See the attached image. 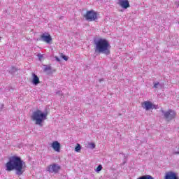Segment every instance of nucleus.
<instances>
[{
  "label": "nucleus",
  "mask_w": 179,
  "mask_h": 179,
  "mask_svg": "<svg viewBox=\"0 0 179 179\" xmlns=\"http://www.w3.org/2000/svg\"><path fill=\"white\" fill-rule=\"evenodd\" d=\"M95 51L105 54V55H110V49L111 48V45H110L108 41L101 38L95 42Z\"/></svg>",
  "instance_id": "f03ea898"
},
{
  "label": "nucleus",
  "mask_w": 179,
  "mask_h": 179,
  "mask_svg": "<svg viewBox=\"0 0 179 179\" xmlns=\"http://www.w3.org/2000/svg\"><path fill=\"white\" fill-rule=\"evenodd\" d=\"M82 149V147H80V144L77 143L76 146L75 148L76 152H80V150Z\"/></svg>",
  "instance_id": "4468645a"
},
{
  "label": "nucleus",
  "mask_w": 179,
  "mask_h": 179,
  "mask_svg": "<svg viewBox=\"0 0 179 179\" xmlns=\"http://www.w3.org/2000/svg\"><path fill=\"white\" fill-rule=\"evenodd\" d=\"M161 112L164 114V117L165 120L168 121H171V120H174L177 113L173 110L169 109L167 111H164L163 109H161Z\"/></svg>",
  "instance_id": "20e7f679"
},
{
  "label": "nucleus",
  "mask_w": 179,
  "mask_h": 179,
  "mask_svg": "<svg viewBox=\"0 0 179 179\" xmlns=\"http://www.w3.org/2000/svg\"><path fill=\"white\" fill-rule=\"evenodd\" d=\"M38 57L39 58V60L41 61V59H43V56L41 54H38Z\"/></svg>",
  "instance_id": "6ab92c4d"
},
{
  "label": "nucleus",
  "mask_w": 179,
  "mask_h": 179,
  "mask_svg": "<svg viewBox=\"0 0 179 179\" xmlns=\"http://www.w3.org/2000/svg\"><path fill=\"white\" fill-rule=\"evenodd\" d=\"M52 68H51V66H47L45 68V71H51Z\"/></svg>",
  "instance_id": "a211bd4d"
},
{
  "label": "nucleus",
  "mask_w": 179,
  "mask_h": 179,
  "mask_svg": "<svg viewBox=\"0 0 179 179\" xmlns=\"http://www.w3.org/2000/svg\"><path fill=\"white\" fill-rule=\"evenodd\" d=\"M0 40H1V38H0Z\"/></svg>",
  "instance_id": "5701e85b"
},
{
  "label": "nucleus",
  "mask_w": 179,
  "mask_h": 179,
  "mask_svg": "<svg viewBox=\"0 0 179 179\" xmlns=\"http://www.w3.org/2000/svg\"><path fill=\"white\" fill-rule=\"evenodd\" d=\"M117 3L124 9H128L131 6L128 0H119Z\"/></svg>",
  "instance_id": "9d476101"
},
{
  "label": "nucleus",
  "mask_w": 179,
  "mask_h": 179,
  "mask_svg": "<svg viewBox=\"0 0 179 179\" xmlns=\"http://www.w3.org/2000/svg\"><path fill=\"white\" fill-rule=\"evenodd\" d=\"M165 179H178V175L173 171H168L166 173Z\"/></svg>",
  "instance_id": "1a4fd4ad"
},
{
  "label": "nucleus",
  "mask_w": 179,
  "mask_h": 179,
  "mask_svg": "<svg viewBox=\"0 0 179 179\" xmlns=\"http://www.w3.org/2000/svg\"><path fill=\"white\" fill-rule=\"evenodd\" d=\"M41 38L43 41L47 43L48 44H50L51 41H52V38H51V35H50L48 33H45L41 35Z\"/></svg>",
  "instance_id": "6e6552de"
},
{
  "label": "nucleus",
  "mask_w": 179,
  "mask_h": 179,
  "mask_svg": "<svg viewBox=\"0 0 179 179\" xmlns=\"http://www.w3.org/2000/svg\"><path fill=\"white\" fill-rule=\"evenodd\" d=\"M142 107L144 108L146 111H148V110H157V105H154L150 101H144L142 103Z\"/></svg>",
  "instance_id": "423d86ee"
},
{
  "label": "nucleus",
  "mask_w": 179,
  "mask_h": 179,
  "mask_svg": "<svg viewBox=\"0 0 179 179\" xmlns=\"http://www.w3.org/2000/svg\"><path fill=\"white\" fill-rule=\"evenodd\" d=\"M55 58L56 61L59 62L60 60H59V58H58V57L55 56Z\"/></svg>",
  "instance_id": "412c9836"
},
{
  "label": "nucleus",
  "mask_w": 179,
  "mask_h": 179,
  "mask_svg": "<svg viewBox=\"0 0 179 179\" xmlns=\"http://www.w3.org/2000/svg\"><path fill=\"white\" fill-rule=\"evenodd\" d=\"M33 85H35V86H37V85H39L40 83V78L36 73H32V80H31Z\"/></svg>",
  "instance_id": "f8f14e48"
},
{
  "label": "nucleus",
  "mask_w": 179,
  "mask_h": 179,
  "mask_svg": "<svg viewBox=\"0 0 179 179\" xmlns=\"http://www.w3.org/2000/svg\"><path fill=\"white\" fill-rule=\"evenodd\" d=\"M176 155H179V152H176Z\"/></svg>",
  "instance_id": "4be33fe9"
},
{
  "label": "nucleus",
  "mask_w": 179,
  "mask_h": 179,
  "mask_svg": "<svg viewBox=\"0 0 179 179\" xmlns=\"http://www.w3.org/2000/svg\"><path fill=\"white\" fill-rule=\"evenodd\" d=\"M51 147L55 152H61V144L58 141H53L51 144Z\"/></svg>",
  "instance_id": "9b49d317"
},
{
  "label": "nucleus",
  "mask_w": 179,
  "mask_h": 179,
  "mask_svg": "<svg viewBox=\"0 0 179 179\" xmlns=\"http://www.w3.org/2000/svg\"><path fill=\"white\" fill-rule=\"evenodd\" d=\"M159 83H155V84H154V87H155V88H157V86H159Z\"/></svg>",
  "instance_id": "aec40b11"
},
{
  "label": "nucleus",
  "mask_w": 179,
  "mask_h": 179,
  "mask_svg": "<svg viewBox=\"0 0 179 179\" xmlns=\"http://www.w3.org/2000/svg\"><path fill=\"white\" fill-rule=\"evenodd\" d=\"M59 170H61V166L55 164L50 165L48 167V171H49V173H58Z\"/></svg>",
  "instance_id": "0eeeda50"
},
{
  "label": "nucleus",
  "mask_w": 179,
  "mask_h": 179,
  "mask_svg": "<svg viewBox=\"0 0 179 179\" xmlns=\"http://www.w3.org/2000/svg\"><path fill=\"white\" fill-rule=\"evenodd\" d=\"M84 17L88 22H94V20L97 19V13H96L94 10H88L84 15Z\"/></svg>",
  "instance_id": "39448f33"
},
{
  "label": "nucleus",
  "mask_w": 179,
  "mask_h": 179,
  "mask_svg": "<svg viewBox=\"0 0 179 179\" xmlns=\"http://www.w3.org/2000/svg\"><path fill=\"white\" fill-rule=\"evenodd\" d=\"M60 57H61V58L64 59V61H68V57L65 56V55H64V53H61Z\"/></svg>",
  "instance_id": "2eb2a0df"
},
{
  "label": "nucleus",
  "mask_w": 179,
  "mask_h": 179,
  "mask_svg": "<svg viewBox=\"0 0 179 179\" xmlns=\"http://www.w3.org/2000/svg\"><path fill=\"white\" fill-rule=\"evenodd\" d=\"M26 162L20 157L14 155L9 158L6 164V171H13L15 170L17 176H22L26 171Z\"/></svg>",
  "instance_id": "f257e3e1"
},
{
  "label": "nucleus",
  "mask_w": 179,
  "mask_h": 179,
  "mask_svg": "<svg viewBox=\"0 0 179 179\" xmlns=\"http://www.w3.org/2000/svg\"><path fill=\"white\" fill-rule=\"evenodd\" d=\"M103 170V166L101 165H99L96 168V171L99 173V171H101Z\"/></svg>",
  "instance_id": "dca6fc26"
},
{
  "label": "nucleus",
  "mask_w": 179,
  "mask_h": 179,
  "mask_svg": "<svg viewBox=\"0 0 179 179\" xmlns=\"http://www.w3.org/2000/svg\"><path fill=\"white\" fill-rule=\"evenodd\" d=\"M90 146H91L92 149H94V148H96V144H94V143H90Z\"/></svg>",
  "instance_id": "f3484780"
},
{
  "label": "nucleus",
  "mask_w": 179,
  "mask_h": 179,
  "mask_svg": "<svg viewBox=\"0 0 179 179\" xmlns=\"http://www.w3.org/2000/svg\"><path fill=\"white\" fill-rule=\"evenodd\" d=\"M31 118L32 121L35 122V124H36V125H40V127H43V121H45V120H47V113H44L40 110H36L33 112Z\"/></svg>",
  "instance_id": "7ed1b4c3"
},
{
  "label": "nucleus",
  "mask_w": 179,
  "mask_h": 179,
  "mask_svg": "<svg viewBox=\"0 0 179 179\" xmlns=\"http://www.w3.org/2000/svg\"><path fill=\"white\" fill-rule=\"evenodd\" d=\"M138 179H155V178H153V177H152V176L150 175H145V176L139 177Z\"/></svg>",
  "instance_id": "ddd939ff"
}]
</instances>
